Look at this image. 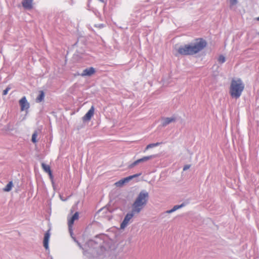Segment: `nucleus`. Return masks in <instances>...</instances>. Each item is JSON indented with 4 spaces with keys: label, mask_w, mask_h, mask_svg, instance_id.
I'll return each mask as SVG.
<instances>
[{
    "label": "nucleus",
    "mask_w": 259,
    "mask_h": 259,
    "mask_svg": "<svg viewBox=\"0 0 259 259\" xmlns=\"http://www.w3.org/2000/svg\"><path fill=\"white\" fill-rule=\"evenodd\" d=\"M149 197L148 193L143 191H141L136 199L132 205V210L130 212L127 213L125 216L124 220L120 224V229H124L129 224L135 214L139 213L146 205Z\"/></svg>",
    "instance_id": "obj_1"
},
{
    "label": "nucleus",
    "mask_w": 259,
    "mask_h": 259,
    "mask_svg": "<svg viewBox=\"0 0 259 259\" xmlns=\"http://www.w3.org/2000/svg\"><path fill=\"white\" fill-rule=\"evenodd\" d=\"M206 41L202 38H198L194 44L180 47L177 51L181 55H193L202 51L206 46Z\"/></svg>",
    "instance_id": "obj_2"
},
{
    "label": "nucleus",
    "mask_w": 259,
    "mask_h": 259,
    "mask_svg": "<svg viewBox=\"0 0 259 259\" xmlns=\"http://www.w3.org/2000/svg\"><path fill=\"white\" fill-rule=\"evenodd\" d=\"M244 89V84L240 78H233L231 80L229 93L233 98L238 99Z\"/></svg>",
    "instance_id": "obj_3"
},
{
    "label": "nucleus",
    "mask_w": 259,
    "mask_h": 259,
    "mask_svg": "<svg viewBox=\"0 0 259 259\" xmlns=\"http://www.w3.org/2000/svg\"><path fill=\"white\" fill-rule=\"evenodd\" d=\"M141 175V174H137L129 177L124 178L115 183V185L117 187H121L125 183L128 182L130 180H132L134 178L138 177Z\"/></svg>",
    "instance_id": "obj_4"
},
{
    "label": "nucleus",
    "mask_w": 259,
    "mask_h": 259,
    "mask_svg": "<svg viewBox=\"0 0 259 259\" xmlns=\"http://www.w3.org/2000/svg\"><path fill=\"white\" fill-rule=\"evenodd\" d=\"M19 105L21 111L28 110L30 107L29 103L27 102L26 97L24 96L19 100Z\"/></svg>",
    "instance_id": "obj_5"
},
{
    "label": "nucleus",
    "mask_w": 259,
    "mask_h": 259,
    "mask_svg": "<svg viewBox=\"0 0 259 259\" xmlns=\"http://www.w3.org/2000/svg\"><path fill=\"white\" fill-rule=\"evenodd\" d=\"M94 106H92L90 109V110L88 111V112L83 116L82 120L84 121L90 120L94 114Z\"/></svg>",
    "instance_id": "obj_6"
},
{
    "label": "nucleus",
    "mask_w": 259,
    "mask_h": 259,
    "mask_svg": "<svg viewBox=\"0 0 259 259\" xmlns=\"http://www.w3.org/2000/svg\"><path fill=\"white\" fill-rule=\"evenodd\" d=\"M79 218L78 212H76L68 220V225L69 228H71L75 221L77 220Z\"/></svg>",
    "instance_id": "obj_7"
},
{
    "label": "nucleus",
    "mask_w": 259,
    "mask_h": 259,
    "mask_svg": "<svg viewBox=\"0 0 259 259\" xmlns=\"http://www.w3.org/2000/svg\"><path fill=\"white\" fill-rule=\"evenodd\" d=\"M95 72V70L93 67H90L88 68H86L84 69L82 73H81V75L82 76H91L93 74H94Z\"/></svg>",
    "instance_id": "obj_8"
},
{
    "label": "nucleus",
    "mask_w": 259,
    "mask_h": 259,
    "mask_svg": "<svg viewBox=\"0 0 259 259\" xmlns=\"http://www.w3.org/2000/svg\"><path fill=\"white\" fill-rule=\"evenodd\" d=\"M41 167H42V169H44V170L49 174L50 178L51 179H53V176L52 171L51 170L50 166L49 165H47V164H45L44 163H41Z\"/></svg>",
    "instance_id": "obj_9"
},
{
    "label": "nucleus",
    "mask_w": 259,
    "mask_h": 259,
    "mask_svg": "<svg viewBox=\"0 0 259 259\" xmlns=\"http://www.w3.org/2000/svg\"><path fill=\"white\" fill-rule=\"evenodd\" d=\"M50 237V234L49 231L46 232L45 234L44 238V246L45 248L47 249L49 248V241Z\"/></svg>",
    "instance_id": "obj_10"
},
{
    "label": "nucleus",
    "mask_w": 259,
    "mask_h": 259,
    "mask_svg": "<svg viewBox=\"0 0 259 259\" xmlns=\"http://www.w3.org/2000/svg\"><path fill=\"white\" fill-rule=\"evenodd\" d=\"M176 118L175 117H166L163 119L162 124L163 126H165L170 123L175 121Z\"/></svg>",
    "instance_id": "obj_11"
},
{
    "label": "nucleus",
    "mask_w": 259,
    "mask_h": 259,
    "mask_svg": "<svg viewBox=\"0 0 259 259\" xmlns=\"http://www.w3.org/2000/svg\"><path fill=\"white\" fill-rule=\"evenodd\" d=\"M32 1H23L22 3L23 7L26 9H31L32 8Z\"/></svg>",
    "instance_id": "obj_12"
},
{
    "label": "nucleus",
    "mask_w": 259,
    "mask_h": 259,
    "mask_svg": "<svg viewBox=\"0 0 259 259\" xmlns=\"http://www.w3.org/2000/svg\"><path fill=\"white\" fill-rule=\"evenodd\" d=\"M44 97H45L44 92L42 91H39V96L36 99V101L37 102H40L44 100Z\"/></svg>",
    "instance_id": "obj_13"
},
{
    "label": "nucleus",
    "mask_w": 259,
    "mask_h": 259,
    "mask_svg": "<svg viewBox=\"0 0 259 259\" xmlns=\"http://www.w3.org/2000/svg\"><path fill=\"white\" fill-rule=\"evenodd\" d=\"M155 156V155H149V156H144L141 158H140L139 159V160H140V162H145V161H146L147 160H149L153 158H154Z\"/></svg>",
    "instance_id": "obj_14"
},
{
    "label": "nucleus",
    "mask_w": 259,
    "mask_h": 259,
    "mask_svg": "<svg viewBox=\"0 0 259 259\" xmlns=\"http://www.w3.org/2000/svg\"><path fill=\"white\" fill-rule=\"evenodd\" d=\"M161 144V143H152V144H150L149 145H148L145 148V149L144 150V152H145L146 151L148 150V149H149L150 148H153V147H156V146H159L160 144Z\"/></svg>",
    "instance_id": "obj_15"
},
{
    "label": "nucleus",
    "mask_w": 259,
    "mask_h": 259,
    "mask_svg": "<svg viewBox=\"0 0 259 259\" xmlns=\"http://www.w3.org/2000/svg\"><path fill=\"white\" fill-rule=\"evenodd\" d=\"M13 183L12 181L10 182L4 189V191L6 192H9L11 190L13 187Z\"/></svg>",
    "instance_id": "obj_16"
},
{
    "label": "nucleus",
    "mask_w": 259,
    "mask_h": 259,
    "mask_svg": "<svg viewBox=\"0 0 259 259\" xmlns=\"http://www.w3.org/2000/svg\"><path fill=\"white\" fill-rule=\"evenodd\" d=\"M183 205H184L183 204H181L180 205H175V206H174V207L171 209H170L169 210H168L167 211V213H171V212L176 211L178 209L182 207Z\"/></svg>",
    "instance_id": "obj_17"
},
{
    "label": "nucleus",
    "mask_w": 259,
    "mask_h": 259,
    "mask_svg": "<svg viewBox=\"0 0 259 259\" xmlns=\"http://www.w3.org/2000/svg\"><path fill=\"white\" fill-rule=\"evenodd\" d=\"M218 61L219 63L222 64L226 61V58L223 55H221L219 57Z\"/></svg>",
    "instance_id": "obj_18"
},
{
    "label": "nucleus",
    "mask_w": 259,
    "mask_h": 259,
    "mask_svg": "<svg viewBox=\"0 0 259 259\" xmlns=\"http://www.w3.org/2000/svg\"><path fill=\"white\" fill-rule=\"evenodd\" d=\"M140 163L139 159L134 161L133 163H132L131 164L129 165L130 168H133L134 166H135L136 165Z\"/></svg>",
    "instance_id": "obj_19"
},
{
    "label": "nucleus",
    "mask_w": 259,
    "mask_h": 259,
    "mask_svg": "<svg viewBox=\"0 0 259 259\" xmlns=\"http://www.w3.org/2000/svg\"><path fill=\"white\" fill-rule=\"evenodd\" d=\"M36 137H37V133L36 132H34L32 136V142L34 143H35L37 141H36Z\"/></svg>",
    "instance_id": "obj_20"
},
{
    "label": "nucleus",
    "mask_w": 259,
    "mask_h": 259,
    "mask_svg": "<svg viewBox=\"0 0 259 259\" xmlns=\"http://www.w3.org/2000/svg\"><path fill=\"white\" fill-rule=\"evenodd\" d=\"M10 90V88L8 87L5 90H4L3 93V95H6Z\"/></svg>",
    "instance_id": "obj_21"
},
{
    "label": "nucleus",
    "mask_w": 259,
    "mask_h": 259,
    "mask_svg": "<svg viewBox=\"0 0 259 259\" xmlns=\"http://www.w3.org/2000/svg\"><path fill=\"white\" fill-rule=\"evenodd\" d=\"M190 167V165H186L183 167V170L185 171Z\"/></svg>",
    "instance_id": "obj_22"
},
{
    "label": "nucleus",
    "mask_w": 259,
    "mask_h": 259,
    "mask_svg": "<svg viewBox=\"0 0 259 259\" xmlns=\"http://www.w3.org/2000/svg\"><path fill=\"white\" fill-rule=\"evenodd\" d=\"M257 20H259V17L257 18Z\"/></svg>",
    "instance_id": "obj_23"
}]
</instances>
